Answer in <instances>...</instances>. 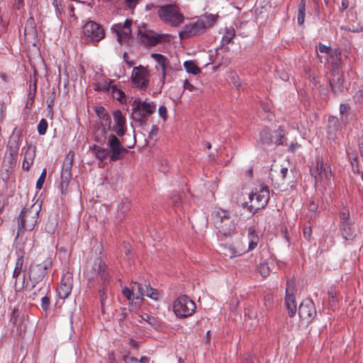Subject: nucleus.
Here are the masks:
<instances>
[{
    "instance_id": "f257e3e1",
    "label": "nucleus",
    "mask_w": 363,
    "mask_h": 363,
    "mask_svg": "<svg viewBox=\"0 0 363 363\" xmlns=\"http://www.w3.org/2000/svg\"><path fill=\"white\" fill-rule=\"evenodd\" d=\"M106 135L107 131L103 124L98 125L97 130L94 134V140L99 143H103L107 138L106 146L111 162L123 159L124 155L128 152V150L123 145L117 135L111 134L108 138Z\"/></svg>"
},
{
    "instance_id": "f03ea898",
    "label": "nucleus",
    "mask_w": 363,
    "mask_h": 363,
    "mask_svg": "<svg viewBox=\"0 0 363 363\" xmlns=\"http://www.w3.org/2000/svg\"><path fill=\"white\" fill-rule=\"evenodd\" d=\"M214 227L224 237H230L236 231L237 224L228 210L219 208L212 213Z\"/></svg>"
},
{
    "instance_id": "7ed1b4c3",
    "label": "nucleus",
    "mask_w": 363,
    "mask_h": 363,
    "mask_svg": "<svg viewBox=\"0 0 363 363\" xmlns=\"http://www.w3.org/2000/svg\"><path fill=\"white\" fill-rule=\"evenodd\" d=\"M41 203H35L29 208H23L18 218L17 237L24 230H32L37 224Z\"/></svg>"
},
{
    "instance_id": "20e7f679",
    "label": "nucleus",
    "mask_w": 363,
    "mask_h": 363,
    "mask_svg": "<svg viewBox=\"0 0 363 363\" xmlns=\"http://www.w3.org/2000/svg\"><path fill=\"white\" fill-rule=\"evenodd\" d=\"M132 119L140 125L145 124L150 115L156 110V105L153 101H141L135 99L132 103Z\"/></svg>"
},
{
    "instance_id": "39448f33",
    "label": "nucleus",
    "mask_w": 363,
    "mask_h": 363,
    "mask_svg": "<svg viewBox=\"0 0 363 363\" xmlns=\"http://www.w3.org/2000/svg\"><path fill=\"white\" fill-rule=\"evenodd\" d=\"M250 205L247 206V202L242 203L243 208H248L250 212L253 214L259 209L264 208L269 200V190L267 186L260 185L259 191L252 193L249 196Z\"/></svg>"
},
{
    "instance_id": "423d86ee",
    "label": "nucleus",
    "mask_w": 363,
    "mask_h": 363,
    "mask_svg": "<svg viewBox=\"0 0 363 363\" xmlns=\"http://www.w3.org/2000/svg\"><path fill=\"white\" fill-rule=\"evenodd\" d=\"M52 266V260L51 257H46L41 263L32 264L29 269V279L32 281V289L40 283L48 274L49 269Z\"/></svg>"
},
{
    "instance_id": "0eeeda50",
    "label": "nucleus",
    "mask_w": 363,
    "mask_h": 363,
    "mask_svg": "<svg viewBox=\"0 0 363 363\" xmlns=\"http://www.w3.org/2000/svg\"><path fill=\"white\" fill-rule=\"evenodd\" d=\"M157 13L163 21L174 27L179 26L184 18V16L179 13L177 6L172 4L160 7Z\"/></svg>"
},
{
    "instance_id": "6e6552de",
    "label": "nucleus",
    "mask_w": 363,
    "mask_h": 363,
    "mask_svg": "<svg viewBox=\"0 0 363 363\" xmlns=\"http://www.w3.org/2000/svg\"><path fill=\"white\" fill-rule=\"evenodd\" d=\"M195 309V303L185 295L178 297L173 304V311L175 315L180 318L191 316Z\"/></svg>"
},
{
    "instance_id": "1a4fd4ad",
    "label": "nucleus",
    "mask_w": 363,
    "mask_h": 363,
    "mask_svg": "<svg viewBox=\"0 0 363 363\" xmlns=\"http://www.w3.org/2000/svg\"><path fill=\"white\" fill-rule=\"evenodd\" d=\"M84 35L92 41L99 42L105 37L103 27L95 21H88L83 27Z\"/></svg>"
},
{
    "instance_id": "9d476101",
    "label": "nucleus",
    "mask_w": 363,
    "mask_h": 363,
    "mask_svg": "<svg viewBox=\"0 0 363 363\" xmlns=\"http://www.w3.org/2000/svg\"><path fill=\"white\" fill-rule=\"evenodd\" d=\"M150 74L143 66L135 67L131 74L133 83L140 89H145L149 84Z\"/></svg>"
},
{
    "instance_id": "9b49d317",
    "label": "nucleus",
    "mask_w": 363,
    "mask_h": 363,
    "mask_svg": "<svg viewBox=\"0 0 363 363\" xmlns=\"http://www.w3.org/2000/svg\"><path fill=\"white\" fill-rule=\"evenodd\" d=\"M288 173L289 169L287 167L279 164H272L271 166L269 177L274 188H280L285 184Z\"/></svg>"
},
{
    "instance_id": "f8f14e48",
    "label": "nucleus",
    "mask_w": 363,
    "mask_h": 363,
    "mask_svg": "<svg viewBox=\"0 0 363 363\" xmlns=\"http://www.w3.org/2000/svg\"><path fill=\"white\" fill-rule=\"evenodd\" d=\"M331 75L329 79L330 86L333 94L337 96L346 89L343 74L337 67H333Z\"/></svg>"
},
{
    "instance_id": "ddd939ff",
    "label": "nucleus",
    "mask_w": 363,
    "mask_h": 363,
    "mask_svg": "<svg viewBox=\"0 0 363 363\" xmlns=\"http://www.w3.org/2000/svg\"><path fill=\"white\" fill-rule=\"evenodd\" d=\"M206 30V26L202 21L198 20L196 22L186 25L179 32L181 38H188L191 36L203 34Z\"/></svg>"
},
{
    "instance_id": "4468645a",
    "label": "nucleus",
    "mask_w": 363,
    "mask_h": 363,
    "mask_svg": "<svg viewBox=\"0 0 363 363\" xmlns=\"http://www.w3.org/2000/svg\"><path fill=\"white\" fill-rule=\"evenodd\" d=\"M316 315L315 304L311 299H304L299 306L298 315L302 320L311 321Z\"/></svg>"
},
{
    "instance_id": "2eb2a0df",
    "label": "nucleus",
    "mask_w": 363,
    "mask_h": 363,
    "mask_svg": "<svg viewBox=\"0 0 363 363\" xmlns=\"http://www.w3.org/2000/svg\"><path fill=\"white\" fill-rule=\"evenodd\" d=\"M114 125L111 130L116 133L118 137H123L126 132V119L120 110H116L113 112Z\"/></svg>"
},
{
    "instance_id": "dca6fc26",
    "label": "nucleus",
    "mask_w": 363,
    "mask_h": 363,
    "mask_svg": "<svg viewBox=\"0 0 363 363\" xmlns=\"http://www.w3.org/2000/svg\"><path fill=\"white\" fill-rule=\"evenodd\" d=\"M132 20L127 19L123 24H115L113 29L116 31L120 42H126L131 35Z\"/></svg>"
},
{
    "instance_id": "f3484780",
    "label": "nucleus",
    "mask_w": 363,
    "mask_h": 363,
    "mask_svg": "<svg viewBox=\"0 0 363 363\" xmlns=\"http://www.w3.org/2000/svg\"><path fill=\"white\" fill-rule=\"evenodd\" d=\"M24 254L25 252H22L20 255H18L16 261L15 268L13 272V277L16 279L14 289L16 291H20L24 287L25 276H23L20 284L18 283L17 281V279L20 276L23 269Z\"/></svg>"
},
{
    "instance_id": "a211bd4d",
    "label": "nucleus",
    "mask_w": 363,
    "mask_h": 363,
    "mask_svg": "<svg viewBox=\"0 0 363 363\" xmlns=\"http://www.w3.org/2000/svg\"><path fill=\"white\" fill-rule=\"evenodd\" d=\"M70 275H65L61 279L57 292L60 298H66L70 294L72 289V280Z\"/></svg>"
},
{
    "instance_id": "6ab92c4d",
    "label": "nucleus",
    "mask_w": 363,
    "mask_h": 363,
    "mask_svg": "<svg viewBox=\"0 0 363 363\" xmlns=\"http://www.w3.org/2000/svg\"><path fill=\"white\" fill-rule=\"evenodd\" d=\"M340 230L342 236L346 240H353L356 237L355 229L352 222L340 223Z\"/></svg>"
},
{
    "instance_id": "aec40b11",
    "label": "nucleus",
    "mask_w": 363,
    "mask_h": 363,
    "mask_svg": "<svg viewBox=\"0 0 363 363\" xmlns=\"http://www.w3.org/2000/svg\"><path fill=\"white\" fill-rule=\"evenodd\" d=\"M92 268L101 278L102 282L108 281V274L106 272V266L101 258H96Z\"/></svg>"
},
{
    "instance_id": "412c9836",
    "label": "nucleus",
    "mask_w": 363,
    "mask_h": 363,
    "mask_svg": "<svg viewBox=\"0 0 363 363\" xmlns=\"http://www.w3.org/2000/svg\"><path fill=\"white\" fill-rule=\"evenodd\" d=\"M152 57L155 60L162 69V83L164 84L166 79L167 69V66L169 65V61L164 55L160 54H152Z\"/></svg>"
},
{
    "instance_id": "4be33fe9",
    "label": "nucleus",
    "mask_w": 363,
    "mask_h": 363,
    "mask_svg": "<svg viewBox=\"0 0 363 363\" xmlns=\"http://www.w3.org/2000/svg\"><path fill=\"white\" fill-rule=\"evenodd\" d=\"M24 34L26 38L28 39L35 40L37 37L35 26V21L34 18L30 17L26 21Z\"/></svg>"
},
{
    "instance_id": "5701e85b",
    "label": "nucleus",
    "mask_w": 363,
    "mask_h": 363,
    "mask_svg": "<svg viewBox=\"0 0 363 363\" xmlns=\"http://www.w3.org/2000/svg\"><path fill=\"white\" fill-rule=\"evenodd\" d=\"M107 282H102V286L99 289V298L101 302V310L103 313H106V306L107 301V293L108 291V286Z\"/></svg>"
},
{
    "instance_id": "b1692460",
    "label": "nucleus",
    "mask_w": 363,
    "mask_h": 363,
    "mask_svg": "<svg viewBox=\"0 0 363 363\" xmlns=\"http://www.w3.org/2000/svg\"><path fill=\"white\" fill-rule=\"evenodd\" d=\"M285 305L288 310L289 316L293 318L297 311L295 296H286Z\"/></svg>"
},
{
    "instance_id": "393cba45",
    "label": "nucleus",
    "mask_w": 363,
    "mask_h": 363,
    "mask_svg": "<svg viewBox=\"0 0 363 363\" xmlns=\"http://www.w3.org/2000/svg\"><path fill=\"white\" fill-rule=\"evenodd\" d=\"M35 157V150H31L30 147H28L24 155V160L23 162V169L28 171L30 167L32 165Z\"/></svg>"
},
{
    "instance_id": "a878e982",
    "label": "nucleus",
    "mask_w": 363,
    "mask_h": 363,
    "mask_svg": "<svg viewBox=\"0 0 363 363\" xmlns=\"http://www.w3.org/2000/svg\"><path fill=\"white\" fill-rule=\"evenodd\" d=\"M91 149L95 157L101 162L104 161L109 156L108 148L106 149L99 145H94Z\"/></svg>"
},
{
    "instance_id": "bb28decb",
    "label": "nucleus",
    "mask_w": 363,
    "mask_h": 363,
    "mask_svg": "<svg viewBox=\"0 0 363 363\" xmlns=\"http://www.w3.org/2000/svg\"><path fill=\"white\" fill-rule=\"evenodd\" d=\"M139 34L140 35V40L145 44L155 45L159 41V38L155 36L152 33H141L140 31Z\"/></svg>"
},
{
    "instance_id": "cd10ccee",
    "label": "nucleus",
    "mask_w": 363,
    "mask_h": 363,
    "mask_svg": "<svg viewBox=\"0 0 363 363\" xmlns=\"http://www.w3.org/2000/svg\"><path fill=\"white\" fill-rule=\"evenodd\" d=\"M96 115L102 120L106 121L108 125V130H111V118L107 113L106 110L103 106H99L96 108Z\"/></svg>"
},
{
    "instance_id": "c85d7f7f",
    "label": "nucleus",
    "mask_w": 363,
    "mask_h": 363,
    "mask_svg": "<svg viewBox=\"0 0 363 363\" xmlns=\"http://www.w3.org/2000/svg\"><path fill=\"white\" fill-rule=\"evenodd\" d=\"M285 133L283 127L280 126L277 130H275L272 135L273 139V143L276 145L283 144L285 140Z\"/></svg>"
},
{
    "instance_id": "c756f323",
    "label": "nucleus",
    "mask_w": 363,
    "mask_h": 363,
    "mask_svg": "<svg viewBox=\"0 0 363 363\" xmlns=\"http://www.w3.org/2000/svg\"><path fill=\"white\" fill-rule=\"evenodd\" d=\"M305 11H306V0H301L298 6V17L297 21L300 26L304 23L305 21Z\"/></svg>"
},
{
    "instance_id": "7c9ffc66",
    "label": "nucleus",
    "mask_w": 363,
    "mask_h": 363,
    "mask_svg": "<svg viewBox=\"0 0 363 363\" xmlns=\"http://www.w3.org/2000/svg\"><path fill=\"white\" fill-rule=\"evenodd\" d=\"M184 67L187 72L198 74L201 72V69L196 65L194 61H186L184 63Z\"/></svg>"
},
{
    "instance_id": "2f4dec72",
    "label": "nucleus",
    "mask_w": 363,
    "mask_h": 363,
    "mask_svg": "<svg viewBox=\"0 0 363 363\" xmlns=\"http://www.w3.org/2000/svg\"><path fill=\"white\" fill-rule=\"evenodd\" d=\"M218 16L215 14H204L203 15L200 21L204 22V24L207 28H210L214 25V23L217 21Z\"/></svg>"
},
{
    "instance_id": "473e14b6",
    "label": "nucleus",
    "mask_w": 363,
    "mask_h": 363,
    "mask_svg": "<svg viewBox=\"0 0 363 363\" xmlns=\"http://www.w3.org/2000/svg\"><path fill=\"white\" fill-rule=\"evenodd\" d=\"M235 35V30L233 28H226L222 38L223 45L229 44Z\"/></svg>"
},
{
    "instance_id": "72a5a7b5",
    "label": "nucleus",
    "mask_w": 363,
    "mask_h": 363,
    "mask_svg": "<svg viewBox=\"0 0 363 363\" xmlns=\"http://www.w3.org/2000/svg\"><path fill=\"white\" fill-rule=\"evenodd\" d=\"M326 166H327V164H324V162H323L322 160H318L317 161L316 169H315V170H313L312 172V175L315 177V181L318 180L317 175L319 176L320 179H323V169H325V167H326Z\"/></svg>"
},
{
    "instance_id": "f704fd0d",
    "label": "nucleus",
    "mask_w": 363,
    "mask_h": 363,
    "mask_svg": "<svg viewBox=\"0 0 363 363\" xmlns=\"http://www.w3.org/2000/svg\"><path fill=\"white\" fill-rule=\"evenodd\" d=\"M112 82H102L96 84L95 90L110 93L113 85H111Z\"/></svg>"
},
{
    "instance_id": "c9c22d12",
    "label": "nucleus",
    "mask_w": 363,
    "mask_h": 363,
    "mask_svg": "<svg viewBox=\"0 0 363 363\" xmlns=\"http://www.w3.org/2000/svg\"><path fill=\"white\" fill-rule=\"evenodd\" d=\"M144 287L145 286H143L142 284L138 282H135L133 284L132 289L133 290L135 299H139L141 296H144Z\"/></svg>"
},
{
    "instance_id": "e433bc0d",
    "label": "nucleus",
    "mask_w": 363,
    "mask_h": 363,
    "mask_svg": "<svg viewBox=\"0 0 363 363\" xmlns=\"http://www.w3.org/2000/svg\"><path fill=\"white\" fill-rule=\"evenodd\" d=\"M296 284L294 279H289L286 282V296H295Z\"/></svg>"
},
{
    "instance_id": "4c0bfd02",
    "label": "nucleus",
    "mask_w": 363,
    "mask_h": 363,
    "mask_svg": "<svg viewBox=\"0 0 363 363\" xmlns=\"http://www.w3.org/2000/svg\"><path fill=\"white\" fill-rule=\"evenodd\" d=\"M260 140L262 143H273V139L267 130H262L260 132Z\"/></svg>"
},
{
    "instance_id": "58836bf2",
    "label": "nucleus",
    "mask_w": 363,
    "mask_h": 363,
    "mask_svg": "<svg viewBox=\"0 0 363 363\" xmlns=\"http://www.w3.org/2000/svg\"><path fill=\"white\" fill-rule=\"evenodd\" d=\"M113 99H116L120 101H122L123 98L125 97L124 92L118 89L115 85L113 86L112 89L110 92Z\"/></svg>"
},
{
    "instance_id": "ea45409f",
    "label": "nucleus",
    "mask_w": 363,
    "mask_h": 363,
    "mask_svg": "<svg viewBox=\"0 0 363 363\" xmlns=\"http://www.w3.org/2000/svg\"><path fill=\"white\" fill-rule=\"evenodd\" d=\"M48 129V122L45 118H42L38 125V133L40 135H43L46 133Z\"/></svg>"
},
{
    "instance_id": "a19ab883",
    "label": "nucleus",
    "mask_w": 363,
    "mask_h": 363,
    "mask_svg": "<svg viewBox=\"0 0 363 363\" xmlns=\"http://www.w3.org/2000/svg\"><path fill=\"white\" fill-rule=\"evenodd\" d=\"M258 269L260 274L264 277L269 274L270 269L268 266V264L266 262L261 263L258 267Z\"/></svg>"
},
{
    "instance_id": "79ce46f5",
    "label": "nucleus",
    "mask_w": 363,
    "mask_h": 363,
    "mask_svg": "<svg viewBox=\"0 0 363 363\" xmlns=\"http://www.w3.org/2000/svg\"><path fill=\"white\" fill-rule=\"evenodd\" d=\"M62 2V0H52V5L55 7L57 16H60L63 13Z\"/></svg>"
},
{
    "instance_id": "37998d69",
    "label": "nucleus",
    "mask_w": 363,
    "mask_h": 363,
    "mask_svg": "<svg viewBox=\"0 0 363 363\" xmlns=\"http://www.w3.org/2000/svg\"><path fill=\"white\" fill-rule=\"evenodd\" d=\"M122 294L124 296L127 298L128 301L135 298L134 296V292L133 289H128V287H124L122 290Z\"/></svg>"
},
{
    "instance_id": "c03bdc74",
    "label": "nucleus",
    "mask_w": 363,
    "mask_h": 363,
    "mask_svg": "<svg viewBox=\"0 0 363 363\" xmlns=\"http://www.w3.org/2000/svg\"><path fill=\"white\" fill-rule=\"evenodd\" d=\"M45 177H46V169H44L36 182V186H35L36 189H40L43 187V185L45 180Z\"/></svg>"
},
{
    "instance_id": "a18cd8bd",
    "label": "nucleus",
    "mask_w": 363,
    "mask_h": 363,
    "mask_svg": "<svg viewBox=\"0 0 363 363\" xmlns=\"http://www.w3.org/2000/svg\"><path fill=\"white\" fill-rule=\"evenodd\" d=\"M72 166V159L69 158L68 157L66 158L64 162L63 167L62 171H66L71 172V168Z\"/></svg>"
},
{
    "instance_id": "49530a36",
    "label": "nucleus",
    "mask_w": 363,
    "mask_h": 363,
    "mask_svg": "<svg viewBox=\"0 0 363 363\" xmlns=\"http://www.w3.org/2000/svg\"><path fill=\"white\" fill-rule=\"evenodd\" d=\"M316 50H318L321 53L330 54L332 52L330 47L326 46V45L322 44L321 43H319L318 46H316Z\"/></svg>"
},
{
    "instance_id": "de8ad7c7",
    "label": "nucleus",
    "mask_w": 363,
    "mask_h": 363,
    "mask_svg": "<svg viewBox=\"0 0 363 363\" xmlns=\"http://www.w3.org/2000/svg\"><path fill=\"white\" fill-rule=\"evenodd\" d=\"M55 96H56V94H55V91H52L49 96L48 97L47 99V104H48V107L51 109L52 107L54 105V102H55Z\"/></svg>"
},
{
    "instance_id": "09e8293b",
    "label": "nucleus",
    "mask_w": 363,
    "mask_h": 363,
    "mask_svg": "<svg viewBox=\"0 0 363 363\" xmlns=\"http://www.w3.org/2000/svg\"><path fill=\"white\" fill-rule=\"evenodd\" d=\"M248 239L249 240H255V241H259V238H258V235L256 233V230L252 228H250L249 229V231H248Z\"/></svg>"
},
{
    "instance_id": "8fccbe9b",
    "label": "nucleus",
    "mask_w": 363,
    "mask_h": 363,
    "mask_svg": "<svg viewBox=\"0 0 363 363\" xmlns=\"http://www.w3.org/2000/svg\"><path fill=\"white\" fill-rule=\"evenodd\" d=\"M158 113L160 117L162 118L164 121H166L167 118V110L165 106H160L158 108Z\"/></svg>"
},
{
    "instance_id": "3c124183",
    "label": "nucleus",
    "mask_w": 363,
    "mask_h": 363,
    "mask_svg": "<svg viewBox=\"0 0 363 363\" xmlns=\"http://www.w3.org/2000/svg\"><path fill=\"white\" fill-rule=\"evenodd\" d=\"M341 222L340 223H349L351 222L350 220V213L348 210H346L345 211H342L340 213V215Z\"/></svg>"
},
{
    "instance_id": "603ef678",
    "label": "nucleus",
    "mask_w": 363,
    "mask_h": 363,
    "mask_svg": "<svg viewBox=\"0 0 363 363\" xmlns=\"http://www.w3.org/2000/svg\"><path fill=\"white\" fill-rule=\"evenodd\" d=\"M149 290L150 291V294H146V296L153 299V300H157L159 298V293L157 289H155L153 288H149Z\"/></svg>"
},
{
    "instance_id": "864d4df0",
    "label": "nucleus",
    "mask_w": 363,
    "mask_h": 363,
    "mask_svg": "<svg viewBox=\"0 0 363 363\" xmlns=\"http://www.w3.org/2000/svg\"><path fill=\"white\" fill-rule=\"evenodd\" d=\"M141 318L143 320L148 322L152 325H156V320L154 317H152L149 315L148 314L144 313L143 315H141Z\"/></svg>"
},
{
    "instance_id": "5fc2aeb1",
    "label": "nucleus",
    "mask_w": 363,
    "mask_h": 363,
    "mask_svg": "<svg viewBox=\"0 0 363 363\" xmlns=\"http://www.w3.org/2000/svg\"><path fill=\"white\" fill-rule=\"evenodd\" d=\"M50 306V298L49 297L44 296L41 298V307L44 311H47Z\"/></svg>"
},
{
    "instance_id": "6e6d98bb",
    "label": "nucleus",
    "mask_w": 363,
    "mask_h": 363,
    "mask_svg": "<svg viewBox=\"0 0 363 363\" xmlns=\"http://www.w3.org/2000/svg\"><path fill=\"white\" fill-rule=\"evenodd\" d=\"M342 29H343V27H342ZM344 29L347 30L350 32H353V33L363 32V25L359 26H354V25H352V26H350L347 28H344Z\"/></svg>"
},
{
    "instance_id": "4d7b16f0",
    "label": "nucleus",
    "mask_w": 363,
    "mask_h": 363,
    "mask_svg": "<svg viewBox=\"0 0 363 363\" xmlns=\"http://www.w3.org/2000/svg\"><path fill=\"white\" fill-rule=\"evenodd\" d=\"M71 177H72L71 172H66V171H62L61 179L64 180V183H69Z\"/></svg>"
},
{
    "instance_id": "13d9d810",
    "label": "nucleus",
    "mask_w": 363,
    "mask_h": 363,
    "mask_svg": "<svg viewBox=\"0 0 363 363\" xmlns=\"http://www.w3.org/2000/svg\"><path fill=\"white\" fill-rule=\"evenodd\" d=\"M331 169L330 167L327 164L326 167H325V169H323V178L325 177V179H330L331 177Z\"/></svg>"
},
{
    "instance_id": "bf43d9fd",
    "label": "nucleus",
    "mask_w": 363,
    "mask_h": 363,
    "mask_svg": "<svg viewBox=\"0 0 363 363\" xmlns=\"http://www.w3.org/2000/svg\"><path fill=\"white\" fill-rule=\"evenodd\" d=\"M138 1L139 0H125V4L128 9H133L136 6Z\"/></svg>"
},
{
    "instance_id": "052dcab7",
    "label": "nucleus",
    "mask_w": 363,
    "mask_h": 363,
    "mask_svg": "<svg viewBox=\"0 0 363 363\" xmlns=\"http://www.w3.org/2000/svg\"><path fill=\"white\" fill-rule=\"evenodd\" d=\"M350 109V106L348 104H341L340 105V113L342 115L347 113Z\"/></svg>"
},
{
    "instance_id": "680f3d73",
    "label": "nucleus",
    "mask_w": 363,
    "mask_h": 363,
    "mask_svg": "<svg viewBox=\"0 0 363 363\" xmlns=\"http://www.w3.org/2000/svg\"><path fill=\"white\" fill-rule=\"evenodd\" d=\"M183 86L184 89H187L189 91H194L196 90V87L192 85L187 79L184 81Z\"/></svg>"
},
{
    "instance_id": "e2e57ef3",
    "label": "nucleus",
    "mask_w": 363,
    "mask_h": 363,
    "mask_svg": "<svg viewBox=\"0 0 363 363\" xmlns=\"http://www.w3.org/2000/svg\"><path fill=\"white\" fill-rule=\"evenodd\" d=\"M328 296H329V299H330V303H332V302H335L336 301V291L335 290L331 289L329 291H328ZM331 306H333V304L330 303Z\"/></svg>"
},
{
    "instance_id": "0e129e2a",
    "label": "nucleus",
    "mask_w": 363,
    "mask_h": 363,
    "mask_svg": "<svg viewBox=\"0 0 363 363\" xmlns=\"http://www.w3.org/2000/svg\"><path fill=\"white\" fill-rule=\"evenodd\" d=\"M354 98L359 103H363V89L357 91Z\"/></svg>"
},
{
    "instance_id": "69168bd1",
    "label": "nucleus",
    "mask_w": 363,
    "mask_h": 363,
    "mask_svg": "<svg viewBox=\"0 0 363 363\" xmlns=\"http://www.w3.org/2000/svg\"><path fill=\"white\" fill-rule=\"evenodd\" d=\"M123 360L125 363H137L138 359L134 357L124 356Z\"/></svg>"
},
{
    "instance_id": "338daca9",
    "label": "nucleus",
    "mask_w": 363,
    "mask_h": 363,
    "mask_svg": "<svg viewBox=\"0 0 363 363\" xmlns=\"http://www.w3.org/2000/svg\"><path fill=\"white\" fill-rule=\"evenodd\" d=\"M129 208V203L128 200L125 201H123V203H121L118 206V209L122 211V213L125 212Z\"/></svg>"
},
{
    "instance_id": "774afa93",
    "label": "nucleus",
    "mask_w": 363,
    "mask_h": 363,
    "mask_svg": "<svg viewBox=\"0 0 363 363\" xmlns=\"http://www.w3.org/2000/svg\"><path fill=\"white\" fill-rule=\"evenodd\" d=\"M349 6V0H341V5L339 6L340 11L346 10Z\"/></svg>"
}]
</instances>
